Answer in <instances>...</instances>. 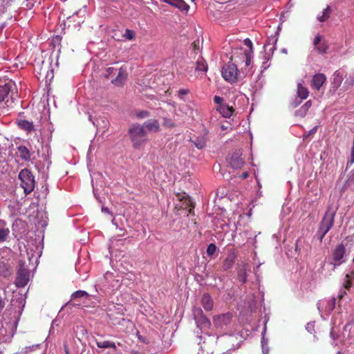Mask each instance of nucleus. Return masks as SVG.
<instances>
[{
  "label": "nucleus",
  "instance_id": "52",
  "mask_svg": "<svg viewBox=\"0 0 354 354\" xmlns=\"http://www.w3.org/2000/svg\"><path fill=\"white\" fill-rule=\"evenodd\" d=\"M106 354H112V353H109V352H107V353H106Z\"/></svg>",
  "mask_w": 354,
  "mask_h": 354
},
{
  "label": "nucleus",
  "instance_id": "12",
  "mask_svg": "<svg viewBox=\"0 0 354 354\" xmlns=\"http://www.w3.org/2000/svg\"><path fill=\"white\" fill-rule=\"evenodd\" d=\"M201 304L206 311H211L214 307V301L209 293H205L201 298Z\"/></svg>",
  "mask_w": 354,
  "mask_h": 354
},
{
  "label": "nucleus",
  "instance_id": "7",
  "mask_svg": "<svg viewBox=\"0 0 354 354\" xmlns=\"http://www.w3.org/2000/svg\"><path fill=\"white\" fill-rule=\"evenodd\" d=\"M346 253V248L343 243L337 245L334 250L333 251V260L335 263L334 264V269L335 268L336 266H339L342 264L344 262L343 258Z\"/></svg>",
  "mask_w": 354,
  "mask_h": 354
},
{
  "label": "nucleus",
  "instance_id": "2",
  "mask_svg": "<svg viewBox=\"0 0 354 354\" xmlns=\"http://www.w3.org/2000/svg\"><path fill=\"white\" fill-rule=\"evenodd\" d=\"M129 134L133 147L136 149L139 148L147 142V131L144 127L139 124H133L129 129Z\"/></svg>",
  "mask_w": 354,
  "mask_h": 354
},
{
  "label": "nucleus",
  "instance_id": "50",
  "mask_svg": "<svg viewBox=\"0 0 354 354\" xmlns=\"http://www.w3.org/2000/svg\"><path fill=\"white\" fill-rule=\"evenodd\" d=\"M222 354H230V353L228 351H226V352L223 353Z\"/></svg>",
  "mask_w": 354,
  "mask_h": 354
},
{
  "label": "nucleus",
  "instance_id": "10",
  "mask_svg": "<svg viewBox=\"0 0 354 354\" xmlns=\"http://www.w3.org/2000/svg\"><path fill=\"white\" fill-rule=\"evenodd\" d=\"M326 75L323 73H317L313 77L311 80V87L313 89L319 90L324 83L326 82Z\"/></svg>",
  "mask_w": 354,
  "mask_h": 354
},
{
  "label": "nucleus",
  "instance_id": "48",
  "mask_svg": "<svg viewBox=\"0 0 354 354\" xmlns=\"http://www.w3.org/2000/svg\"><path fill=\"white\" fill-rule=\"evenodd\" d=\"M248 172H245V173H243V174H242V178H248Z\"/></svg>",
  "mask_w": 354,
  "mask_h": 354
},
{
  "label": "nucleus",
  "instance_id": "26",
  "mask_svg": "<svg viewBox=\"0 0 354 354\" xmlns=\"http://www.w3.org/2000/svg\"><path fill=\"white\" fill-rule=\"evenodd\" d=\"M343 80V75L340 73L336 71L334 73L333 78L332 84L333 85V87L336 88H338L341 85Z\"/></svg>",
  "mask_w": 354,
  "mask_h": 354
},
{
  "label": "nucleus",
  "instance_id": "47",
  "mask_svg": "<svg viewBox=\"0 0 354 354\" xmlns=\"http://www.w3.org/2000/svg\"><path fill=\"white\" fill-rule=\"evenodd\" d=\"M193 46H194V49H198V47H199V46H198V44H196V42H194V43H193Z\"/></svg>",
  "mask_w": 354,
  "mask_h": 354
},
{
  "label": "nucleus",
  "instance_id": "51",
  "mask_svg": "<svg viewBox=\"0 0 354 354\" xmlns=\"http://www.w3.org/2000/svg\"><path fill=\"white\" fill-rule=\"evenodd\" d=\"M56 39H59V36H57Z\"/></svg>",
  "mask_w": 354,
  "mask_h": 354
},
{
  "label": "nucleus",
  "instance_id": "19",
  "mask_svg": "<svg viewBox=\"0 0 354 354\" xmlns=\"http://www.w3.org/2000/svg\"><path fill=\"white\" fill-rule=\"evenodd\" d=\"M127 77V73L125 69L120 68L117 77L112 80V82L117 86H121Z\"/></svg>",
  "mask_w": 354,
  "mask_h": 354
},
{
  "label": "nucleus",
  "instance_id": "13",
  "mask_svg": "<svg viewBox=\"0 0 354 354\" xmlns=\"http://www.w3.org/2000/svg\"><path fill=\"white\" fill-rule=\"evenodd\" d=\"M96 344L97 347L102 348H111V351L109 353L112 354H119L118 352V349L116 348L115 344L111 341H97Z\"/></svg>",
  "mask_w": 354,
  "mask_h": 354
},
{
  "label": "nucleus",
  "instance_id": "21",
  "mask_svg": "<svg viewBox=\"0 0 354 354\" xmlns=\"http://www.w3.org/2000/svg\"><path fill=\"white\" fill-rule=\"evenodd\" d=\"M93 124L97 128H102V132H105L109 128V122L104 118H99L93 122Z\"/></svg>",
  "mask_w": 354,
  "mask_h": 354
},
{
  "label": "nucleus",
  "instance_id": "3",
  "mask_svg": "<svg viewBox=\"0 0 354 354\" xmlns=\"http://www.w3.org/2000/svg\"><path fill=\"white\" fill-rule=\"evenodd\" d=\"M335 216V212L331 211L330 209H328L323 217L319 224V229L317 232V236L321 243L322 242L324 236L333 226Z\"/></svg>",
  "mask_w": 354,
  "mask_h": 354
},
{
  "label": "nucleus",
  "instance_id": "53",
  "mask_svg": "<svg viewBox=\"0 0 354 354\" xmlns=\"http://www.w3.org/2000/svg\"><path fill=\"white\" fill-rule=\"evenodd\" d=\"M66 354H68V351H66Z\"/></svg>",
  "mask_w": 354,
  "mask_h": 354
},
{
  "label": "nucleus",
  "instance_id": "46",
  "mask_svg": "<svg viewBox=\"0 0 354 354\" xmlns=\"http://www.w3.org/2000/svg\"><path fill=\"white\" fill-rule=\"evenodd\" d=\"M345 295H346V292L345 290H341L339 295V299L343 298Z\"/></svg>",
  "mask_w": 354,
  "mask_h": 354
},
{
  "label": "nucleus",
  "instance_id": "33",
  "mask_svg": "<svg viewBox=\"0 0 354 354\" xmlns=\"http://www.w3.org/2000/svg\"><path fill=\"white\" fill-rule=\"evenodd\" d=\"M217 247L214 243H210L207 248V254L209 257L212 256L216 251Z\"/></svg>",
  "mask_w": 354,
  "mask_h": 354
},
{
  "label": "nucleus",
  "instance_id": "15",
  "mask_svg": "<svg viewBox=\"0 0 354 354\" xmlns=\"http://www.w3.org/2000/svg\"><path fill=\"white\" fill-rule=\"evenodd\" d=\"M236 261V255L234 253L230 254L227 256V257L224 259L222 268L223 270L227 271L228 270H230Z\"/></svg>",
  "mask_w": 354,
  "mask_h": 354
},
{
  "label": "nucleus",
  "instance_id": "11",
  "mask_svg": "<svg viewBox=\"0 0 354 354\" xmlns=\"http://www.w3.org/2000/svg\"><path fill=\"white\" fill-rule=\"evenodd\" d=\"M150 132H158L160 131V124L158 120L150 119L144 122L142 125Z\"/></svg>",
  "mask_w": 354,
  "mask_h": 354
},
{
  "label": "nucleus",
  "instance_id": "18",
  "mask_svg": "<svg viewBox=\"0 0 354 354\" xmlns=\"http://www.w3.org/2000/svg\"><path fill=\"white\" fill-rule=\"evenodd\" d=\"M216 110L224 117V118H230L233 112L234 109L232 106H230L226 104H221L218 106Z\"/></svg>",
  "mask_w": 354,
  "mask_h": 354
},
{
  "label": "nucleus",
  "instance_id": "23",
  "mask_svg": "<svg viewBox=\"0 0 354 354\" xmlns=\"http://www.w3.org/2000/svg\"><path fill=\"white\" fill-rule=\"evenodd\" d=\"M297 95L301 100H305L308 97L309 91L308 88L301 83L297 84Z\"/></svg>",
  "mask_w": 354,
  "mask_h": 354
},
{
  "label": "nucleus",
  "instance_id": "32",
  "mask_svg": "<svg viewBox=\"0 0 354 354\" xmlns=\"http://www.w3.org/2000/svg\"><path fill=\"white\" fill-rule=\"evenodd\" d=\"M163 126L166 128H173L176 127L175 122L169 118H163Z\"/></svg>",
  "mask_w": 354,
  "mask_h": 354
},
{
  "label": "nucleus",
  "instance_id": "17",
  "mask_svg": "<svg viewBox=\"0 0 354 354\" xmlns=\"http://www.w3.org/2000/svg\"><path fill=\"white\" fill-rule=\"evenodd\" d=\"M12 87V83L11 82L0 85V102L4 101L6 97H8Z\"/></svg>",
  "mask_w": 354,
  "mask_h": 354
},
{
  "label": "nucleus",
  "instance_id": "30",
  "mask_svg": "<svg viewBox=\"0 0 354 354\" xmlns=\"http://www.w3.org/2000/svg\"><path fill=\"white\" fill-rule=\"evenodd\" d=\"M354 277V271L351 273H348L346 274V281L344 283V288L346 290H349L352 286V280Z\"/></svg>",
  "mask_w": 354,
  "mask_h": 354
},
{
  "label": "nucleus",
  "instance_id": "4",
  "mask_svg": "<svg viewBox=\"0 0 354 354\" xmlns=\"http://www.w3.org/2000/svg\"><path fill=\"white\" fill-rule=\"evenodd\" d=\"M19 179L21 181L20 185L26 195L34 190L35 186V176L28 169L21 170L19 174Z\"/></svg>",
  "mask_w": 354,
  "mask_h": 354
},
{
  "label": "nucleus",
  "instance_id": "5",
  "mask_svg": "<svg viewBox=\"0 0 354 354\" xmlns=\"http://www.w3.org/2000/svg\"><path fill=\"white\" fill-rule=\"evenodd\" d=\"M313 44L314 48L317 50L319 54L324 55L327 53L329 46L326 40L321 36L319 34H317L313 41Z\"/></svg>",
  "mask_w": 354,
  "mask_h": 354
},
{
  "label": "nucleus",
  "instance_id": "35",
  "mask_svg": "<svg viewBox=\"0 0 354 354\" xmlns=\"http://www.w3.org/2000/svg\"><path fill=\"white\" fill-rule=\"evenodd\" d=\"M239 280L245 283L247 281V274L245 270H241L238 274Z\"/></svg>",
  "mask_w": 354,
  "mask_h": 354
},
{
  "label": "nucleus",
  "instance_id": "20",
  "mask_svg": "<svg viewBox=\"0 0 354 354\" xmlns=\"http://www.w3.org/2000/svg\"><path fill=\"white\" fill-rule=\"evenodd\" d=\"M206 141L207 139L205 136L196 137L195 139H190V142H192L198 149H202L205 147Z\"/></svg>",
  "mask_w": 354,
  "mask_h": 354
},
{
  "label": "nucleus",
  "instance_id": "28",
  "mask_svg": "<svg viewBox=\"0 0 354 354\" xmlns=\"http://www.w3.org/2000/svg\"><path fill=\"white\" fill-rule=\"evenodd\" d=\"M89 297V294L84 290H77L71 295V299L73 300L80 298L88 299Z\"/></svg>",
  "mask_w": 354,
  "mask_h": 354
},
{
  "label": "nucleus",
  "instance_id": "31",
  "mask_svg": "<svg viewBox=\"0 0 354 354\" xmlns=\"http://www.w3.org/2000/svg\"><path fill=\"white\" fill-rule=\"evenodd\" d=\"M10 234L8 228L0 227V243L5 242Z\"/></svg>",
  "mask_w": 354,
  "mask_h": 354
},
{
  "label": "nucleus",
  "instance_id": "22",
  "mask_svg": "<svg viewBox=\"0 0 354 354\" xmlns=\"http://www.w3.org/2000/svg\"><path fill=\"white\" fill-rule=\"evenodd\" d=\"M17 124L19 127L23 130H25L28 132H30L33 130L34 126L32 122H29L26 120H21L17 122Z\"/></svg>",
  "mask_w": 354,
  "mask_h": 354
},
{
  "label": "nucleus",
  "instance_id": "6",
  "mask_svg": "<svg viewBox=\"0 0 354 354\" xmlns=\"http://www.w3.org/2000/svg\"><path fill=\"white\" fill-rule=\"evenodd\" d=\"M244 44L248 48V50H241L240 55L241 59L245 62V66H249L252 63V55H253V46L252 41L247 38L244 39Z\"/></svg>",
  "mask_w": 354,
  "mask_h": 354
},
{
  "label": "nucleus",
  "instance_id": "37",
  "mask_svg": "<svg viewBox=\"0 0 354 354\" xmlns=\"http://www.w3.org/2000/svg\"><path fill=\"white\" fill-rule=\"evenodd\" d=\"M190 92V91L187 88H182V89H180L178 91V97L181 99V100H184V95H187L189 94Z\"/></svg>",
  "mask_w": 354,
  "mask_h": 354
},
{
  "label": "nucleus",
  "instance_id": "44",
  "mask_svg": "<svg viewBox=\"0 0 354 354\" xmlns=\"http://www.w3.org/2000/svg\"><path fill=\"white\" fill-rule=\"evenodd\" d=\"M115 71V68L113 67H109L107 69H106V75L107 77L109 76L110 75H111L113 71Z\"/></svg>",
  "mask_w": 354,
  "mask_h": 354
},
{
  "label": "nucleus",
  "instance_id": "16",
  "mask_svg": "<svg viewBox=\"0 0 354 354\" xmlns=\"http://www.w3.org/2000/svg\"><path fill=\"white\" fill-rule=\"evenodd\" d=\"M12 273L10 266L3 261H0V277H9Z\"/></svg>",
  "mask_w": 354,
  "mask_h": 354
},
{
  "label": "nucleus",
  "instance_id": "8",
  "mask_svg": "<svg viewBox=\"0 0 354 354\" xmlns=\"http://www.w3.org/2000/svg\"><path fill=\"white\" fill-rule=\"evenodd\" d=\"M29 281V272L24 268H20L17 274L15 285L18 288H24Z\"/></svg>",
  "mask_w": 354,
  "mask_h": 354
},
{
  "label": "nucleus",
  "instance_id": "29",
  "mask_svg": "<svg viewBox=\"0 0 354 354\" xmlns=\"http://www.w3.org/2000/svg\"><path fill=\"white\" fill-rule=\"evenodd\" d=\"M331 12L330 7L327 6L326 8L322 12V15L317 17L320 22H324L328 19Z\"/></svg>",
  "mask_w": 354,
  "mask_h": 354
},
{
  "label": "nucleus",
  "instance_id": "49",
  "mask_svg": "<svg viewBox=\"0 0 354 354\" xmlns=\"http://www.w3.org/2000/svg\"><path fill=\"white\" fill-rule=\"evenodd\" d=\"M193 208H194V206H192V207L189 209V213H192V209H193Z\"/></svg>",
  "mask_w": 354,
  "mask_h": 354
},
{
  "label": "nucleus",
  "instance_id": "40",
  "mask_svg": "<svg viewBox=\"0 0 354 354\" xmlns=\"http://www.w3.org/2000/svg\"><path fill=\"white\" fill-rule=\"evenodd\" d=\"M203 312L200 308H196L194 310V318L203 315Z\"/></svg>",
  "mask_w": 354,
  "mask_h": 354
},
{
  "label": "nucleus",
  "instance_id": "9",
  "mask_svg": "<svg viewBox=\"0 0 354 354\" xmlns=\"http://www.w3.org/2000/svg\"><path fill=\"white\" fill-rule=\"evenodd\" d=\"M241 156L242 153L240 149L236 150L232 153L229 160V163L232 168L240 169L243 167L244 161L241 158Z\"/></svg>",
  "mask_w": 354,
  "mask_h": 354
},
{
  "label": "nucleus",
  "instance_id": "34",
  "mask_svg": "<svg viewBox=\"0 0 354 354\" xmlns=\"http://www.w3.org/2000/svg\"><path fill=\"white\" fill-rule=\"evenodd\" d=\"M135 32L129 29H126L125 32L124 34V37L129 39V40H133L135 38Z\"/></svg>",
  "mask_w": 354,
  "mask_h": 354
},
{
  "label": "nucleus",
  "instance_id": "43",
  "mask_svg": "<svg viewBox=\"0 0 354 354\" xmlns=\"http://www.w3.org/2000/svg\"><path fill=\"white\" fill-rule=\"evenodd\" d=\"M317 127H314L310 131H309L308 133L304 136V140H305L308 136L315 133L317 131Z\"/></svg>",
  "mask_w": 354,
  "mask_h": 354
},
{
  "label": "nucleus",
  "instance_id": "25",
  "mask_svg": "<svg viewBox=\"0 0 354 354\" xmlns=\"http://www.w3.org/2000/svg\"><path fill=\"white\" fill-rule=\"evenodd\" d=\"M207 64L203 57L199 58L196 61V71L206 72L207 71Z\"/></svg>",
  "mask_w": 354,
  "mask_h": 354
},
{
  "label": "nucleus",
  "instance_id": "14",
  "mask_svg": "<svg viewBox=\"0 0 354 354\" xmlns=\"http://www.w3.org/2000/svg\"><path fill=\"white\" fill-rule=\"evenodd\" d=\"M17 153L21 160L27 162L31 160V153L26 147L24 145L17 147Z\"/></svg>",
  "mask_w": 354,
  "mask_h": 354
},
{
  "label": "nucleus",
  "instance_id": "36",
  "mask_svg": "<svg viewBox=\"0 0 354 354\" xmlns=\"http://www.w3.org/2000/svg\"><path fill=\"white\" fill-rule=\"evenodd\" d=\"M150 115V113L147 111H140L136 114V117L140 119L148 118Z\"/></svg>",
  "mask_w": 354,
  "mask_h": 354
},
{
  "label": "nucleus",
  "instance_id": "54",
  "mask_svg": "<svg viewBox=\"0 0 354 354\" xmlns=\"http://www.w3.org/2000/svg\"><path fill=\"white\" fill-rule=\"evenodd\" d=\"M353 261H354V257H353Z\"/></svg>",
  "mask_w": 354,
  "mask_h": 354
},
{
  "label": "nucleus",
  "instance_id": "27",
  "mask_svg": "<svg viewBox=\"0 0 354 354\" xmlns=\"http://www.w3.org/2000/svg\"><path fill=\"white\" fill-rule=\"evenodd\" d=\"M195 319L198 324H201L203 327L209 328L211 325L209 319L205 315L196 317Z\"/></svg>",
  "mask_w": 354,
  "mask_h": 354
},
{
  "label": "nucleus",
  "instance_id": "41",
  "mask_svg": "<svg viewBox=\"0 0 354 354\" xmlns=\"http://www.w3.org/2000/svg\"><path fill=\"white\" fill-rule=\"evenodd\" d=\"M214 101L216 104H218V106H220L221 104H223L222 102L223 101V97H220V96H214Z\"/></svg>",
  "mask_w": 354,
  "mask_h": 354
},
{
  "label": "nucleus",
  "instance_id": "24",
  "mask_svg": "<svg viewBox=\"0 0 354 354\" xmlns=\"http://www.w3.org/2000/svg\"><path fill=\"white\" fill-rule=\"evenodd\" d=\"M312 105L311 100L307 101L302 106H301L297 111L296 115L299 117H304L306 115L308 109Z\"/></svg>",
  "mask_w": 354,
  "mask_h": 354
},
{
  "label": "nucleus",
  "instance_id": "39",
  "mask_svg": "<svg viewBox=\"0 0 354 354\" xmlns=\"http://www.w3.org/2000/svg\"><path fill=\"white\" fill-rule=\"evenodd\" d=\"M345 84H348L349 86H353L354 85V74L353 75H349L348 77H346V81H345Z\"/></svg>",
  "mask_w": 354,
  "mask_h": 354
},
{
  "label": "nucleus",
  "instance_id": "1",
  "mask_svg": "<svg viewBox=\"0 0 354 354\" xmlns=\"http://www.w3.org/2000/svg\"><path fill=\"white\" fill-rule=\"evenodd\" d=\"M233 59L235 62H237L235 54L231 57V61L223 66L221 71L223 79L230 84L235 83L241 78V72L237 68V66L232 62Z\"/></svg>",
  "mask_w": 354,
  "mask_h": 354
},
{
  "label": "nucleus",
  "instance_id": "42",
  "mask_svg": "<svg viewBox=\"0 0 354 354\" xmlns=\"http://www.w3.org/2000/svg\"><path fill=\"white\" fill-rule=\"evenodd\" d=\"M6 306V301H5V299L3 298L1 295H0V313H1V311L3 310L4 307Z\"/></svg>",
  "mask_w": 354,
  "mask_h": 354
},
{
  "label": "nucleus",
  "instance_id": "45",
  "mask_svg": "<svg viewBox=\"0 0 354 354\" xmlns=\"http://www.w3.org/2000/svg\"><path fill=\"white\" fill-rule=\"evenodd\" d=\"M67 305L68 306H80V304L79 303H75L74 301H73L72 300L69 301L68 303H67Z\"/></svg>",
  "mask_w": 354,
  "mask_h": 354
},
{
  "label": "nucleus",
  "instance_id": "38",
  "mask_svg": "<svg viewBox=\"0 0 354 354\" xmlns=\"http://www.w3.org/2000/svg\"><path fill=\"white\" fill-rule=\"evenodd\" d=\"M231 319V315L229 313L223 314L218 317V320H221L222 322H227Z\"/></svg>",
  "mask_w": 354,
  "mask_h": 354
}]
</instances>
